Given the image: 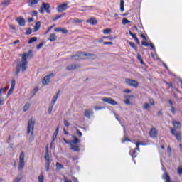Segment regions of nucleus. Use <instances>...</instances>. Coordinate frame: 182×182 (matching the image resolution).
Segmentation results:
<instances>
[{
  "label": "nucleus",
  "mask_w": 182,
  "mask_h": 182,
  "mask_svg": "<svg viewBox=\"0 0 182 182\" xmlns=\"http://www.w3.org/2000/svg\"><path fill=\"white\" fill-rule=\"evenodd\" d=\"M120 11L121 12H124V1L123 0L120 1Z\"/></svg>",
  "instance_id": "23"
},
{
  "label": "nucleus",
  "mask_w": 182,
  "mask_h": 182,
  "mask_svg": "<svg viewBox=\"0 0 182 182\" xmlns=\"http://www.w3.org/2000/svg\"><path fill=\"white\" fill-rule=\"evenodd\" d=\"M64 182H72V181L68 180L66 177H64Z\"/></svg>",
  "instance_id": "61"
},
{
  "label": "nucleus",
  "mask_w": 182,
  "mask_h": 182,
  "mask_svg": "<svg viewBox=\"0 0 182 182\" xmlns=\"http://www.w3.org/2000/svg\"><path fill=\"white\" fill-rule=\"evenodd\" d=\"M77 134L79 137H82V132L79 129H77Z\"/></svg>",
  "instance_id": "51"
},
{
  "label": "nucleus",
  "mask_w": 182,
  "mask_h": 182,
  "mask_svg": "<svg viewBox=\"0 0 182 182\" xmlns=\"http://www.w3.org/2000/svg\"><path fill=\"white\" fill-rule=\"evenodd\" d=\"M73 22H75V23H82V20L78 18H74Z\"/></svg>",
  "instance_id": "40"
},
{
  "label": "nucleus",
  "mask_w": 182,
  "mask_h": 182,
  "mask_svg": "<svg viewBox=\"0 0 182 182\" xmlns=\"http://www.w3.org/2000/svg\"><path fill=\"white\" fill-rule=\"evenodd\" d=\"M58 133H59V127H57V129H55L53 134V137H56V136H58Z\"/></svg>",
  "instance_id": "43"
},
{
  "label": "nucleus",
  "mask_w": 182,
  "mask_h": 182,
  "mask_svg": "<svg viewBox=\"0 0 182 182\" xmlns=\"http://www.w3.org/2000/svg\"><path fill=\"white\" fill-rule=\"evenodd\" d=\"M122 23L123 25H127V23H130V21L127 20V18H123Z\"/></svg>",
  "instance_id": "37"
},
{
  "label": "nucleus",
  "mask_w": 182,
  "mask_h": 182,
  "mask_svg": "<svg viewBox=\"0 0 182 182\" xmlns=\"http://www.w3.org/2000/svg\"><path fill=\"white\" fill-rule=\"evenodd\" d=\"M45 180V178L43 177V175H40L38 176V182H43Z\"/></svg>",
  "instance_id": "38"
},
{
  "label": "nucleus",
  "mask_w": 182,
  "mask_h": 182,
  "mask_svg": "<svg viewBox=\"0 0 182 182\" xmlns=\"http://www.w3.org/2000/svg\"><path fill=\"white\" fill-rule=\"evenodd\" d=\"M134 40H135V42L138 43V45H140V41L139 40V38L136 37Z\"/></svg>",
  "instance_id": "57"
},
{
  "label": "nucleus",
  "mask_w": 182,
  "mask_h": 182,
  "mask_svg": "<svg viewBox=\"0 0 182 182\" xmlns=\"http://www.w3.org/2000/svg\"><path fill=\"white\" fill-rule=\"evenodd\" d=\"M124 103H125V105H132V102H130V100L128 97H124Z\"/></svg>",
  "instance_id": "29"
},
{
  "label": "nucleus",
  "mask_w": 182,
  "mask_h": 182,
  "mask_svg": "<svg viewBox=\"0 0 182 182\" xmlns=\"http://www.w3.org/2000/svg\"><path fill=\"white\" fill-rule=\"evenodd\" d=\"M112 32V30L110 28H107L103 31V33L105 35H107V33H110Z\"/></svg>",
  "instance_id": "36"
},
{
  "label": "nucleus",
  "mask_w": 182,
  "mask_h": 182,
  "mask_svg": "<svg viewBox=\"0 0 182 182\" xmlns=\"http://www.w3.org/2000/svg\"><path fill=\"white\" fill-rule=\"evenodd\" d=\"M144 110H149L150 109V104L145 102L143 105Z\"/></svg>",
  "instance_id": "26"
},
{
  "label": "nucleus",
  "mask_w": 182,
  "mask_h": 182,
  "mask_svg": "<svg viewBox=\"0 0 182 182\" xmlns=\"http://www.w3.org/2000/svg\"><path fill=\"white\" fill-rule=\"evenodd\" d=\"M73 180L74 182H79V181H77V178H76L75 177H73Z\"/></svg>",
  "instance_id": "64"
},
{
  "label": "nucleus",
  "mask_w": 182,
  "mask_h": 182,
  "mask_svg": "<svg viewBox=\"0 0 182 182\" xmlns=\"http://www.w3.org/2000/svg\"><path fill=\"white\" fill-rule=\"evenodd\" d=\"M171 133L173 136H176V137H180V134H178V132H177V131L176 130V129H171Z\"/></svg>",
  "instance_id": "24"
},
{
  "label": "nucleus",
  "mask_w": 182,
  "mask_h": 182,
  "mask_svg": "<svg viewBox=\"0 0 182 182\" xmlns=\"http://www.w3.org/2000/svg\"><path fill=\"white\" fill-rule=\"evenodd\" d=\"M53 106H55L53 104H50L48 107V114H50L52 113V110H53Z\"/></svg>",
  "instance_id": "33"
},
{
  "label": "nucleus",
  "mask_w": 182,
  "mask_h": 182,
  "mask_svg": "<svg viewBox=\"0 0 182 182\" xmlns=\"http://www.w3.org/2000/svg\"><path fill=\"white\" fill-rule=\"evenodd\" d=\"M15 85H16L15 80H12L11 88L7 92V97L11 96V95L12 94V92H14V89H15Z\"/></svg>",
  "instance_id": "14"
},
{
  "label": "nucleus",
  "mask_w": 182,
  "mask_h": 182,
  "mask_svg": "<svg viewBox=\"0 0 182 182\" xmlns=\"http://www.w3.org/2000/svg\"><path fill=\"white\" fill-rule=\"evenodd\" d=\"M44 159H46V171H49V167L50 166V159L49 158V144H47L46 146V154L44 156Z\"/></svg>",
  "instance_id": "3"
},
{
  "label": "nucleus",
  "mask_w": 182,
  "mask_h": 182,
  "mask_svg": "<svg viewBox=\"0 0 182 182\" xmlns=\"http://www.w3.org/2000/svg\"><path fill=\"white\" fill-rule=\"evenodd\" d=\"M102 102H105V103H108L109 105H112V106H116L118 105L117 102H116L114 100H113L111 97H105L102 99Z\"/></svg>",
  "instance_id": "8"
},
{
  "label": "nucleus",
  "mask_w": 182,
  "mask_h": 182,
  "mask_svg": "<svg viewBox=\"0 0 182 182\" xmlns=\"http://www.w3.org/2000/svg\"><path fill=\"white\" fill-rule=\"evenodd\" d=\"M159 133V131L156 129V127H153L151 129L149 132V136L151 137H157V134Z\"/></svg>",
  "instance_id": "12"
},
{
  "label": "nucleus",
  "mask_w": 182,
  "mask_h": 182,
  "mask_svg": "<svg viewBox=\"0 0 182 182\" xmlns=\"http://www.w3.org/2000/svg\"><path fill=\"white\" fill-rule=\"evenodd\" d=\"M55 32H62L63 33H68V31L66 29L61 28L59 27L55 28Z\"/></svg>",
  "instance_id": "21"
},
{
  "label": "nucleus",
  "mask_w": 182,
  "mask_h": 182,
  "mask_svg": "<svg viewBox=\"0 0 182 182\" xmlns=\"http://www.w3.org/2000/svg\"><path fill=\"white\" fill-rule=\"evenodd\" d=\"M104 45H113L112 42H104Z\"/></svg>",
  "instance_id": "60"
},
{
  "label": "nucleus",
  "mask_w": 182,
  "mask_h": 182,
  "mask_svg": "<svg viewBox=\"0 0 182 182\" xmlns=\"http://www.w3.org/2000/svg\"><path fill=\"white\" fill-rule=\"evenodd\" d=\"M92 114H93V110L92 109H85L84 112V115L88 119H90V115Z\"/></svg>",
  "instance_id": "16"
},
{
  "label": "nucleus",
  "mask_w": 182,
  "mask_h": 182,
  "mask_svg": "<svg viewBox=\"0 0 182 182\" xmlns=\"http://www.w3.org/2000/svg\"><path fill=\"white\" fill-rule=\"evenodd\" d=\"M56 39H58L56 33H52L50 35L49 38H48V41H50V42H55Z\"/></svg>",
  "instance_id": "18"
},
{
  "label": "nucleus",
  "mask_w": 182,
  "mask_h": 182,
  "mask_svg": "<svg viewBox=\"0 0 182 182\" xmlns=\"http://www.w3.org/2000/svg\"><path fill=\"white\" fill-rule=\"evenodd\" d=\"M124 97H127L129 100V99H133V97H134V95H126L124 96Z\"/></svg>",
  "instance_id": "44"
},
{
  "label": "nucleus",
  "mask_w": 182,
  "mask_h": 182,
  "mask_svg": "<svg viewBox=\"0 0 182 182\" xmlns=\"http://www.w3.org/2000/svg\"><path fill=\"white\" fill-rule=\"evenodd\" d=\"M55 166L58 170H61V168H63V166L59 162H57Z\"/></svg>",
  "instance_id": "30"
},
{
  "label": "nucleus",
  "mask_w": 182,
  "mask_h": 182,
  "mask_svg": "<svg viewBox=\"0 0 182 182\" xmlns=\"http://www.w3.org/2000/svg\"><path fill=\"white\" fill-rule=\"evenodd\" d=\"M87 56L90 57V59H96V58H97L96 55L92 53L87 54Z\"/></svg>",
  "instance_id": "32"
},
{
  "label": "nucleus",
  "mask_w": 182,
  "mask_h": 182,
  "mask_svg": "<svg viewBox=\"0 0 182 182\" xmlns=\"http://www.w3.org/2000/svg\"><path fill=\"white\" fill-rule=\"evenodd\" d=\"M11 4V0H4L1 4H0V6H4L5 8H6V6H8V5H9Z\"/></svg>",
  "instance_id": "19"
},
{
  "label": "nucleus",
  "mask_w": 182,
  "mask_h": 182,
  "mask_svg": "<svg viewBox=\"0 0 182 182\" xmlns=\"http://www.w3.org/2000/svg\"><path fill=\"white\" fill-rule=\"evenodd\" d=\"M58 95H55L51 101V105H54L56 103V100H58Z\"/></svg>",
  "instance_id": "31"
},
{
  "label": "nucleus",
  "mask_w": 182,
  "mask_h": 182,
  "mask_svg": "<svg viewBox=\"0 0 182 182\" xmlns=\"http://www.w3.org/2000/svg\"><path fill=\"white\" fill-rule=\"evenodd\" d=\"M171 112L173 114H176V108L174 107H171Z\"/></svg>",
  "instance_id": "45"
},
{
  "label": "nucleus",
  "mask_w": 182,
  "mask_h": 182,
  "mask_svg": "<svg viewBox=\"0 0 182 182\" xmlns=\"http://www.w3.org/2000/svg\"><path fill=\"white\" fill-rule=\"evenodd\" d=\"M64 124L66 126V127H69V122L67 120H64Z\"/></svg>",
  "instance_id": "53"
},
{
  "label": "nucleus",
  "mask_w": 182,
  "mask_h": 182,
  "mask_svg": "<svg viewBox=\"0 0 182 182\" xmlns=\"http://www.w3.org/2000/svg\"><path fill=\"white\" fill-rule=\"evenodd\" d=\"M22 180V176H17L13 182H20Z\"/></svg>",
  "instance_id": "39"
},
{
  "label": "nucleus",
  "mask_w": 182,
  "mask_h": 182,
  "mask_svg": "<svg viewBox=\"0 0 182 182\" xmlns=\"http://www.w3.org/2000/svg\"><path fill=\"white\" fill-rule=\"evenodd\" d=\"M62 16H63V14L57 16H55V17L53 19V21H58V19H60V18H62Z\"/></svg>",
  "instance_id": "42"
},
{
  "label": "nucleus",
  "mask_w": 182,
  "mask_h": 182,
  "mask_svg": "<svg viewBox=\"0 0 182 182\" xmlns=\"http://www.w3.org/2000/svg\"><path fill=\"white\" fill-rule=\"evenodd\" d=\"M66 9H68V4L66 3H63L57 7L58 12H63V11H66Z\"/></svg>",
  "instance_id": "11"
},
{
  "label": "nucleus",
  "mask_w": 182,
  "mask_h": 182,
  "mask_svg": "<svg viewBox=\"0 0 182 182\" xmlns=\"http://www.w3.org/2000/svg\"><path fill=\"white\" fill-rule=\"evenodd\" d=\"M28 22H29V23H31V22H33V18H29Z\"/></svg>",
  "instance_id": "62"
},
{
  "label": "nucleus",
  "mask_w": 182,
  "mask_h": 182,
  "mask_svg": "<svg viewBox=\"0 0 182 182\" xmlns=\"http://www.w3.org/2000/svg\"><path fill=\"white\" fill-rule=\"evenodd\" d=\"M124 93H132V90H129V89H125L124 90Z\"/></svg>",
  "instance_id": "50"
},
{
  "label": "nucleus",
  "mask_w": 182,
  "mask_h": 182,
  "mask_svg": "<svg viewBox=\"0 0 182 182\" xmlns=\"http://www.w3.org/2000/svg\"><path fill=\"white\" fill-rule=\"evenodd\" d=\"M33 56V53L32 50L28 51V53H23L22 54V59H21V63L19 62L16 67V75L18 76L19 75V72H25L26 69H28V58H32Z\"/></svg>",
  "instance_id": "1"
},
{
  "label": "nucleus",
  "mask_w": 182,
  "mask_h": 182,
  "mask_svg": "<svg viewBox=\"0 0 182 182\" xmlns=\"http://www.w3.org/2000/svg\"><path fill=\"white\" fill-rule=\"evenodd\" d=\"M40 28H41V21H38L36 23L34 26V32L39 31Z\"/></svg>",
  "instance_id": "22"
},
{
  "label": "nucleus",
  "mask_w": 182,
  "mask_h": 182,
  "mask_svg": "<svg viewBox=\"0 0 182 182\" xmlns=\"http://www.w3.org/2000/svg\"><path fill=\"white\" fill-rule=\"evenodd\" d=\"M125 82L127 83V85H128L129 86H132V87H139V82L134 80L127 78L125 79Z\"/></svg>",
  "instance_id": "7"
},
{
  "label": "nucleus",
  "mask_w": 182,
  "mask_h": 182,
  "mask_svg": "<svg viewBox=\"0 0 182 182\" xmlns=\"http://www.w3.org/2000/svg\"><path fill=\"white\" fill-rule=\"evenodd\" d=\"M129 46H131V48H132L135 50H137V47L136 46V44H134V43L129 42Z\"/></svg>",
  "instance_id": "35"
},
{
  "label": "nucleus",
  "mask_w": 182,
  "mask_h": 182,
  "mask_svg": "<svg viewBox=\"0 0 182 182\" xmlns=\"http://www.w3.org/2000/svg\"><path fill=\"white\" fill-rule=\"evenodd\" d=\"M134 154H136V151H132V157H137V156H136V155H134Z\"/></svg>",
  "instance_id": "63"
},
{
  "label": "nucleus",
  "mask_w": 182,
  "mask_h": 182,
  "mask_svg": "<svg viewBox=\"0 0 182 182\" xmlns=\"http://www.w3.org/2000/svg\"><path fill=\"white\" fill-rule=\"evenodd\" d=\"M142 46H149V43L146 42V41H143L142 42Z\"/></svg>",
  "instance_id": "54"
},
{
  "label": "nucleus",
  "mask_w": 182,
  "mask_h": 182,
  "mask_svg": "<svg viewBox=\"0 0 182 182\" xmlns=\"http://www.w3.org/2000/svg\"><path fill=\"white\" fill-rule=\"evenodd\" d=\"M63 140L65 143H67V144L70 145V150H73V151H80V147L79 145H77L80 141L77 138L68 141H66V139L63 138Z\"/></svg>",
  "instance_id": "2"
},
{
  "label": "nucleus",
  "mask_w": 182,
  "mask_h": 182,
  "mask_svg": "<svg viewBox=\"0 0 182 182\" xmlns=\"http://www.w3.org/2000/svg\"><path fill=\"white\" fill-rule=\"evenodd\" d=\"M45 11L47 14H50V5L49 3H42V6L39 9L40 14H45Z\"/></svg>",
  "instance_id": "4"
},
{
  "label": "nucleus",
  "mask_w": 182,
  "mask_h": 182,
  "mask_svg": "<svg viewBox=\"0 0 182 182\" xmlns=\"http://www.w3.org/2000/svg\"><path fill=\"white\" fill-rule=\"evenodd\" d=\"M87 23H90V25H96L97 23V20L95 18H91L86 21Z\"/></svg>",
  "instance_id": "17"
},
{
  "label": "nucleus",
  "mask_w": 182,
  "mask_h": 182,
  "mask_svg": "<svg viewBox=\"0 0 182 182\" xmlns=\"http://www.w3.org/2000/svg\"><path fill=\"white\" fill-rule=\"evenodd\" d=\"M71 59H73V60H75V59H77V56H76V54L71 55Z\"/></svg>",
  "instance_id": "58"
},
{
  "label": "nucleus",
  "mask_w": 182,
  "mask_h": 182,
  "mask_svg": "<svg viewBox=\"0 0 182 182\" xmlns=\"http://www.w3.org/2000/svg\"><path fill=\"white\" fill-rule=\"evenodd\" d=\"M31 33H32V29L28 28L26 32V35H31Z\"/></svg>",
  "instance_id": "48"
},
{
  "label": "nucleus",
  "mask_w": 182,
  "mask_h": 182,
  "mask_svg": "<svg viewBox=\"0 0 182 182\" xmlns=\"http://www.w3.org/2000/svg\"><path fill=\"white\" fill-rule=\"evenodd\" d=\"M173 125L174 126V127H176V129H178V127H180V126H181V123L177 122V121H173Z\"/></svg>",
  "instance_id": "27"
},
{
  "label": "nucleus",
  "mask_w": 182,
  "mask_h": 182,
  "mask_svg": "<svg viewBox=\"0 0 182 182\" xmlns=\"http://www.w3.org/2000/svg\"><path fill=\"white\" fill-rule=\"evenodd\" d=\"M52 28H53V26H51L50 28H48V29L47 30V31L46 32V33H49V32H50V29H52Z\"/></svg>",
  "instance_id": "55"
},
{
  "label": "nucleus",
  "mask_w": 182,
  "mask_h": 182,
  "mask_svg": "<svg viewBox=\"0 0 182 182\" xmlns=\"http://www.w3.org/2000/svg\"><path fill=\"white\" fill-rule=\"evenodd\" d=\"M29 107H31V104H29V102L26 103V105L23 107V112H26L29 109Z\"/></svg>",
  "instance_id": "25"
},
{
  "label": "nucleus",
  "mask_w": 182,
  "mask_h": 182,
  "mask_svg": "<svg viewBox=\"0 0 182 182\" xmlns=\"http://www.w3.org/2000/svg\"><path fill=\"white\" fill-rule=\"evenodd\" d=\"M143 145H144V144H143V142H136V150L140 151V148L139 147V146H143Z\"/></svg>",
  "instance_id": "34"
},
{
  "label": "nucleus",
  "mask_w": 182,
  "mask_h": 182,
  "mask_svg": "<svg viewBox=\"0 0 182 182\" xmlns=\"http://www.w3.org/2000/svg\"><path fill=\"white\" fill-rule=\"evenodd\" d=\"M5 92V88H1L0 89V97L2 96V93Z\"/></svg>",
  "instance_id": "49"
},
{
  "label": "nucleus",
  "mask_w": 182,
  "mask_h": 182,
  "mask_svg": "<svg viewBox=\"0 0 182 182\" xmlns=\"http://www.w3.org/2000/svg\"><path fill=\"white\" fill-rule=\"evenodd\" d=\"M28 2L30 6H33V5H36L39 2V0H28Z\"/></svg>",
  "instance_id": "20"
},
{
  "label": "nucleus",
  "mask_w": 182,
  "mask_h": 182,
  "mask_svg": "<svg viewBox=\"0 0 182 182\" xmlns=\"http://www.w3.org/2000/svg\"><path fill=\"white\" fill-rule=\"evenodd\" d=\"M35 127V121H33V119H30L28 120V125L27 128V134H30V136H32L33 134V129Z\"/></svg>",
  "instance_id": "5"
},
{
  "label": "nucleus",
  "mask_w": 182,
  "mask_h": 182,
  "mask_svg": "<svg viewBox=\"0 0 182 182\" xmlns=\"http://www.w3.org/2000/svg\"><path fill=\"white\" fill-rule=\"evenodd\" d=\"M149 103L151 105V106H154V100H153V98H150Z\"/></svg>",
  "instance_id": "47"
},
{
  "label": "nucleus",
  "mask_w": 182,
  "mask_h": 182,
  "mask_svg": "<svg viewBox=\"0 0 182 182\" xmlns=\"http://www.w3.org/2000/svg\"><path fill=\"white\" fill-rule=\"evenodd\" d=\"M122 143H124V141H130V139H129V138H125L124 139H122Z\"/></svg>",
  "instance_id": "59"
},
{
  "label": "nucleus",
  "mask_w": 182,
  "mask_h": 182,
  "mask_svg": "<svg viewBox=\"0 0 182 182\" xmlns=\"http://www.w3.org/2000/svg\"><path fill=\"white\" fill-rule=\"evenodd\" d=\"M16 21L18 22L19 26H25V18L22 16L18 17Z\"/></svg>",
  "instance_id": "13"
},
{
  "label": "nucleus",
  "mask_w": 182,
  "mask_h": 182,
  "mask_svg": "<svg viewBox=\"0 0 182 182\" xmlns=\"http://www.w3.org/2000/svg\"><path fill=\"white\" fill-rule=\"evenodd\" d=\"M137 59H138V60H143V59L141 58V55H140V54H138V55H137Z\"/></svg>",
  "instance_id": "56"
},
{
  "label": "nucleus",
  "mask_w": 182,
  "mask_h": 182,
  "mask_svg": "<svg viewBox=\"0 0 182 182\" xmlns=\"http://www.w3.org/2000/svg\"><path fill=\"white\" fill-rule=\"evenodd\" d=\"M95 110H102V109H103V107H99V106H95Z\"/></svg>",
  "instance_id": "52"
},
{
  "label": "nucleus",
  "mask_w": 182,
  "mask_h": 182,
  "mask_svg": "<svg viewBox=\"0 0 182 182\" xmlns=\"http://www.w3.org/2000/svg\"><path fill=\"white\" fill-rule=\"evenodd\" d=\"M53 76H55V74L53 73H51L50 75H48L47 76H45L42 81L43 85H44L45 86L46 85H48V83L50 82V79H52Z\"/></svg>",
  "instance_id": "9"
},
{
  "label": "nucleus",
  "mask_w": 182,
  "mask_h": 182,
  "mask_svg": "<svg viewBox=\"0 0 182 182\" xmlns=\"http://www.w3.org/2000/svg\"><path fill=\"white\" fill-rule=\"evenodd\" d=\"M75 56H77V58H75V60H79V59H85V56H87V54L85 53H77Z\"/></svg>",
  "instance_id": "15"
},
{
  "label": "nucleus",
  "mask_w": 182,
  "mask_h": 182,
  "mask_svg": "<svg viewBox=\"0 0 182 182\" xmlns=\"http://www.w3.org/2000/svg\"><path fill=\"white\" fill-rule=\"evenodd\" d=\"M80 69V64H70L66 67V70H75Z\"/></svg>",
  "instance_id": "10"
},
{
  "label": "nucleus",
  "mask_w": 182,
  "mask_h": 182,
  "mask_svg": "<svg viewBox=\"0 0 182 182\" xmlns=\"http://www.w3.org/2000/svg\"><path fill=\"white\" fill-rule=\"evenodd\" d=\"M23 167H25V153L21 152L18 169L22 170Z\"/></svg>",
  "instance_id": "6"
},
{
  "label": "nucleus",
  "mask_w": 182,
  "mask_h": 182,
  "mask_svg": "<svg viewBox=\"0 0 182 182\" xmlns=\"http://www.w3.org/2000/svg\"><path fill=\"white\" fill-rule=\"evenodd\" d=\"M43 46V43H41L39 45L37 46V49L39 50V49H42V47Z\"/></svg>",
  "instance_id": "46"
},
{
  "label": "nucleus",
  "mask_w": 182,
  "mask_h": 182,
  "mask_svg": "<svg viewBox=\"0 0 182 182\" xmlns=\"http://www.w3.org/2000/svg\"><path fill=\"white\" fill-rule=\"evenodd\" d=\"M37 41H38L37 37H33L30 38V40L28 41V45H31V43H33V42H36Z\"/></svg>",
  "instance_id": "28"
},
{
  "label": "nucleus",
  "mask_w": 182,
  "mask_h": 182,
  "mask_svg": "<svg viewBox=\"0 0 182 182\" xmlns=\"http://www.w3.org/2000/svg\"><path fill=\"white\" fill-rule=\"evenodd\" d=\"M177 173L179 174V176H182V167L178 168Z\"/></svg>",
  "instance_id": "41"
}]
</instances>
